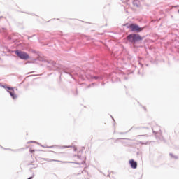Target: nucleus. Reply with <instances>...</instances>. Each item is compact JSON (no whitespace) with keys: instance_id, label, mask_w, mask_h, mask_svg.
I'll use <instances>...</instances> for the list:
<instances>
[{"instance_id":"1","label":"nucleus","mask_w":179,"mask_h":179,"mask_svg":"<svg viewBox=\"0 0 179 179\" xmlns=\"http://www.w3.org/2000/svg\"><path fill=\"white\" fill-rule=\"evenodd\" d=\"M127 40H129L131 43H136V41H141L142 37L139 34H131L127 36Z\"/></svg>"},{"instance_id":"2","label":"nucleus","mask_w":179,"mask_h":179,"mask_svg":"<svg viewBox=\"0 0 179 179\" xmlns=\"http://www.w3.org/2000/svg\"><path fill=\"white\" fill-rule=\"evenodd\" d=\"M15 53L17 57H19V58H20V59L27 60V59H29V58H30V57L29 56V54L20 50H15Z\"/></svg>"},{"instance_id":"3","label":"nucleus","mask_w":179,"mask_h":179,"mask_svg":"<svg viewBox=\"0 0 179 179\" xmlns=\"http://www.w3.org/2000/svg\"><path fill=\"white\" fill-rule=\"evenodd\" d=\"M128 29H130L131 31H137L138 33L142 31L143 29L139 27L136 24H131L127 26Z\"/></svg>"},{"instance_id":"4","label":"nucleus","mask_w":179,"mask_h":179,"mask_svg":"<svg viewBox=\"0 0 179 179\" xmlns=\"http://www.w3.org/2000/svg\"><path fill=\"white\" fill-rule=\"evenodd\" d=\"M131 169H136L138 167V163L134 161V159H130L129 162Z\"/></svg>"},{"instance_id":"5","label":"nucleus","mask_w":179,"mask_h":179,"mask_svg":"<svg viewBox=\"0 0 179 179\" xmlns=\"http://www.w3.org/2000/svg\"><path fill=\"white\" fill-rule=\"evenodd\" d=\"M8 93L10 94L11 97L15 99H17V95L15 94L14 92L8 91Z\"/></svg>"},{"instance_id":"6","label":"nucleus","mask_w":179,"mask_h":179,"mask_svg":"<svg viewBox=\"0 0 179 179\" xmlns=\"http://www.w3.org/2000/svg\"><path fill=\"white\" fill-rule=\"evenodd\" d=\"M73 149L74 152H76V150H78V148H76V146H74L73 148Z\"/></svg>"},{"instance_id":"7","label":"nucleus","mask_w":179,"mask_h":179,"mask_svg":"<svg viewBox=\"0 0 179 179\" xmlns=\"http://www.w3.org/2000/svg\"><path fill=\"white\" fill-rule=\"evenodd\" d=\"M8 89H9V90H12V88H10V87H8Z\"/></svg>"},{"instance_id":"8","label":"nucleus","mask_w":179,"mask_h":179,"mask_svg":"<svg viewBox=\"0 0 179 179\" xmlns=\"http://www.w3.org/2000/svg\"><path fill=\"white\" fill-rule=\"evenodd\" d=\"M178 13H179V10H178Z\"/></svg>"}]
</instances>
